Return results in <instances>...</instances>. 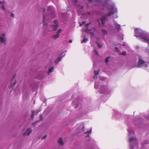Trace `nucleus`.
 I'll list each match as a JSON object with an SVG mask.
<instances>
[{"label":"nucleus","mask_w":149,"mask_h":149,"mask_svg":"<svg viewBox=\"0 0 149 149\" xmlns=\"http://www.w3.org/2000/svg\"><path fill=\"white\" fill-rule=\"evenodd\" d=\"M99 84L98 82H96L95 84L94 88L96 89H98V88Z\"/></svg>","instance_id":"obj_21"},{"label":"nucleus","mask_w":149,"mask_h":149,"mask_svg":"<svg viewBox=\"0 0 149 149\" xmlns=\"http://www.w3.org/2000/svg\"><path fill=\"white\" fill-rule=\"evenodd\" d=\"M122 54L123 55H126V52H124L122 53Z\"/></svg>","instance_id":"obj_43"},{"label":"nucleus","mask_w":149,"mask_h":149,"mask_svg":"<svg viewBox=\"0 0 149 149\" xmlns=\"http://www.w3.org/2000/svg\"><path fill=\"white\" fill-rule=\"evenodd\" d=\"M32 132V130L30 128H29L27 130L26 132L24 133V136H29L30 134Z\"/></svg>","instance_id":"obj_12"},{"label":"nucleus","mask_w":149,"mask_h":149,"mask_svg":"<svg viewBox=\"0 0 149 149\" xmlns=\"http://www.w3.org/2000/svg\"><path fill=\"white\" fill-rule=\"evenodd\" d=\"M88 40V39H87L84 38L81 41V42L82 43H86Z\"/></svg>","instance_id":"obj_27"},{"label":"nucleus","mask_w":149,"mask_h":149,"mask_svg":"<svg viewBox=\"0 0 149 149\" xmlns=\"http://www.w3.org/2000/svg\"><path fill=\"white\" fill-rule=\"evenodd\" d=\"M115 49H116V51H118V48H117V47H115Z\"/></svg>","instance_id":"obj_46"},{"label":"nucleus","mask_w":149,"mask_h":149,"mask_svg":"<svg viewBox=\"0 0 149 149\" xmlns=\"http://www.w3.org/2000/svg\"><path fill=\"white\" fill-rule=\"evenodd\" d=\"M44 77V75L43 74H42V73H40L38 74L37 78L39 79H40Z\"/></svg>","instance_id":"obj_14"},{"label":"nucleus","mask_w":149,"mask_h":149,"mask_svg":"<svg viewBox=\"0 0 149 149\" xmlns=\"http://www.w3.org/2000/svg\"><path fill=\"white\" fill-rule=\"evenodd\" d=\"M16 76V74H14L13 77L12 79H11V81H12L13 80L14 78Z\"/></svg>","instance_id":"obj_40"},{"label":"nucleus","mask_w":149,"mask_h":149,"mask_svg":"<svg viewBox=\"0 0 149 149\" xmlns=\"http://www.w3.org/2000/svg\"><path fill=\"white\" fill-rule=\"evenodd\" d=\"M9 16L10 17H12L13 18H14V15L13 13H10V15Z\"/></svg>","instance_id":"obj_36"},{"label":"nucleus","mask_w":149,"mask_h":149,"mask_svg":"<svg viewBox=\"0 0 149 149\" xmlns=\"http://www.w3.org/2000/svg\"><path fill=\"white\" fill-rule=\"evenodd\" d=\"M85 22H84V21H83L82 22V23H80L79 24H80V26H82V25H84V24H85Z\"/></svg>","instance_id":"obj_38"},{"label":"nucleus","mask_w":149,"mask_h":149,"mask_svg":"<svg viewBox=\"0 0 149 149\" xmlns=\"http://www.w3.org/2000/svg\"><path fill=\"white\" fill-rule=\"evenodd\" d=\"M63 54V53H62L61 54V56L58 57L57 58H56L55 61V62L56 64H57L60 61L63 57L65 55V54L64 55H62V54Z\"/></svg>","instance_id":"obj_10"},{"label":"nucleus","mask_w":149,"mask_h":149,"mask_svg":"<svg viewBox=\"0 0 149 149\" xmlns=\"http://www.w3.org/2000/svg\"><path fill=\"white\" fill-rule=\"evenodd\" d=\"M128 132L129 134H134V131L132 130H128Z\"/></svg>","instance_id":"obj_29"},{"label":"nucleus","mask_w":149,"mask_h":149,"mask_svg":"<svg viewBox=\"0 0 149 149\" xmlns=\"http://www.w3.org/2000/svg\"><path fill=\"white\" fill-rule=\"evenodd\" d=\"M134 31V36L139 37L141 41L149 45V34L148 33L138 28L135 29Z\"/></svg>","instance_id":"obj_1"},{"label":"nucleus","mask_w":149,"mask_h":149,"mask_svg":"<svg viewBox=\"0 0 149 149\" xmlns=\"http://www.w3.org/2000/svg\"><path fill=\"white\" fill-rule=\"evenodd\" d=\"M72 42V40H70L69 41V43H71V42Z\"/></svg>","instance_id":"obj_50"},{"label":"nucleus","mask_w":149,"mask_h":149,"mask_svg":"<svg viewBox=\"0 0 149 149\" xmlns=\"http://www.w3.org/2000/svg\"><path fill=\"white\" fill-rule=\"evenodd\" d=\"M107 89V87L104 86H102L100 88V92L101 93H104L105 91Z\"/></svg>","instance_id":"obj_13"},{"label":"nucleus","mask_w":149,"mask_h":149,"mask_svg":"<svg viewBox=\"0 0 149 149\" xmlns=\"http://www.w3.org/2000/svg\"><path fill=\"white\" fill-rule=\"evenodd\" d=\"M113 24L115 25V27L116 28V29L118 30L119 31L121 29V26L120 24H118L115 21L113 22Z\"/></svg>","instance_id":"obj_11"},{"label":"nucleus","mask_w":149,"mask_h":149,"mask_svg":"<svg viewBox=\"0 0 149 149\" xmlns=\"http://www.w3.org/2000/svg\"><path fill=\"white\" fill-rule=\"evenodd\" d=\"M72 104L74 106V108L75 109L77 108L78 109H79L81 107V104L79 103L77 100H75L72 102Z\"/></svg>","instance_id":"obj_6"},{"label":"nucleus","mask_w":149,"mask_h":149,"mask_svg":"<svg viewBox=\"0 0 149 149\" xmlns=\"http://www.w3.org/2000/svg\"><path fill=\"white\" fill-rule=\"evenodd\" d=\"M62 30L61 29H59L57 31L56 33L59 35V33L61 32Z\"/></svg>","instance_id":"obj_34"},{"label":"nucleus","mask_w":149,"mask_h":149,"mask_svg":"<svg viewBox=\"0 0 149 149\" xmlns=\"http://www.w3.org/2000/svg\"><path fill=\"white\" fill-rule=\"evenodd\" d=\"M100 70H98L97 71L96 70H94V73L95 74L97 75L100 72Z\"/></svg>","instance_id":"obj_26"},{"label":"nucleus","mask_w":149,"mask_h":149,"mask_svg":"<svg viewBox=\"0 0 149 149\" xmlns=\"http://www.w3.org/2000/svg\"><path fill=\"white\" fill-rule=\"evenodd\" d=\"M48 11L49 12V17L52 19H54L56 16L54 11V9L52 6H50L47 8Z\"/></svg>","instance_id":"obj_5"},{"label":"nucleus","mask_w":149,"mask_h":149,"mask_svg":"<svg viewBox=\"0 0 149 149\" xmlns=\"http://www.w3.org/2000/svg\"><path fill=\"white\" fill-rule=\"evenodd\" d=\"M85 130V128H84V127H83L82 128H81V130L82 131L84 132V131Z\"/></svg>","instance_id":"obj_42"},{"label":"nucleus","mask_w":149,"mask_h":149,"mask_svg":"<svg viewBox=\"0 0 149 149\" xmlns=\"http://www.w3.org/2000/svg\"><path fill=\"white\" fill-rule=\"evenodd\" d=\"M40 111H36V114H37Z\"/></svg>","instance_id":"obj_49"},{"label":"nucleus","mask_w":149,"mask_h":149,"mask_svg":"<svg viewBox=\"0 0 149 149\" xmlns=\"http://www.w3.org/2000/svg\"><path fill=\"white\" fill-rule=\"evenodd\" d=\"M106 19V17L103 16L100 19H98L97 22L100 26H102L104 25Z\"/></svg>","instance_id":"obj_9"},{"label":"nucleus","mask_w":149,"mask_h":149,"mask_svg":"<svg viewBox=\"0 0 149 149\" xmlns=\"http://www.w3.org/2000/svg\"><path fill=\"white\" fill-rule=\"evenodd\" d=\"M54 23L55 24L51 25L50 27L52 29V30L55 31L57 30L58 26V21L57 20H55L54 21Z\"/></svg>","instance_id":"obj_8"},{"label":"nucleus","mask_w":149,"mask_h":149,"mask_svg":"<svg viewBox=\"0 0 149 149\" xmlns=\"http://www.w3.org/2000/svg\"><path fill=\"white\" fill-rule=\"evenodd\" d=\"M40 120H39V121L42 120L43 119V118H44L41 115L40 116Z\"/></svg>","instance_id":"obj_32"},{"label":"nucleus","mask_w":149,"mask_h":149,"mask_svg":"<svg viewBox=\"0 0 149 149\" xmlns=\"http://www.w3.org/2000/svg\"><path fill=\"white\" fill-rule=\"evenodd\" d=\"M129 142L130 143V149H137L138 148L137 144V141L135 137H131L129 139Z\"/></svg>","instance_id":"obj_2"},{"label":"nucleus","mask_w":149,"mask_h":149,"mask_svg":"<svg viewBox=\"0 0 149 149\" xmlns=\"http://www.w3.org/2000/svg\"><path fill=\"white\" fill-rule=\"evenodd\" d=\"M85 31L88 33H91L90 30L88 29H86Z\"/></svg>","instance_id":"obj_30"},{"label":"nucleus","mask_w":149,"mask_h":149,"mask_svg":"<svg viewBox=\"0 0 149 149\" xmlns=\"http://www.w3.org/2000/svg\"><path fill=\"white\" fill-rule=\"evenodd\" d=\"M94 52L95 54L97 56H99V54H98V52L96 51L95 49L94 50Z\"/></svg>","instance_id":"obj_35"},{"label":"nucleus","mask_w":149,"mask_h":149,"mask_svg":"<svg viewBox=\"0 0 149 149\" xmlns=\"http://www.w3.org/2000/svg\"><path fill=\"white\" fill-rule=\"evenodd\" d=\"M58 142L60 145H62L63 144V139L61 138H60L59 139L58 141Z\"/></svg>","instance_id":"obj_15"},{"label":"nucleus","mask_w":149,"mask_h":149,"mask_svg":"<svg viewBox=\"0 0 149 149\" xmlns=\"http://www.w3.org/2000/svg\"><path fill=\"white\" fill-rule=\"evenodd\" d=\"M102 31L104 36L107 34V31L105 29H102Z\"/></svg>","instance_id":"obj_17"},{"label":"nucleus","mask_w":149,"mask_h":149,"mask_svg":"<svg viewBox=\"0 0 149 149\" xmlns=\"http://www.w3.org/2000/svg\"><path fill=\"white\" fill-rule=\"evenodd\" d=\"M87 14L88 15H91V13L90 12H88L87 13Z\"/></svg>","instance_id":"obj_47"},{"label":"nucleus","mask_w":149,"mask_h":149,"mask_svg":"<svg viewBox=\"0 0 149 149\" xmlns=\"http://www.w3.org/2000/svg\"><path fill=\"white\" fill-rule=\"evenodd\" d=\"M89 2L91 3L92 1H93V0H87Z\"/></svg>","instance_id":"obj_45"},{"label":"nucleus","mask_w":149,"mask_h":149,"mask_svg":"<svg viewBox=\"0 0 149 149\" xmlns=\"http://www.w3.org/2000/svg\"><path fill=\"white\" fill-rule=\"evenodd\" d=\"M138 61L137 65L136 67L138 68L145 67L147 68L148 65L146 62L144 61L142 59L141 56H139L138 58Z\"/></svg>","instance_id":"obj_3"},{"label":"nucleus","mask_w":149,"mask_h":149,"mask_svg":"<svg viewBox=\"0 0 149 149\" xmlns=\"http://www.w3.org/2000/svg\"><path fill=\"white\" fill-rule=\"evenodd\" d=\"M16 81H15L14 82L13 84H10V88H13L14 86H15V84H16Z\"/></svg>","instance_id":"obj_25"},{"label":"nucleus","mask_w":149,"mask_h":149,"mask_svg":"<svg viewBox=\"0 0 149 149\" xmlns=\"http://www.w3.org/2000/svg\"><path fill=\"white\" fill-rule=\"evenodd\" d=\"M148 144L146 142H145L143 144V147H145L146 146V145Z\"/></svg>","instance_id":"obj_33"},{"label":"nucleus","mask_w":149,"mask_h":149,"mask_svg":"<svg viewBox=\"0 0 149 149\" xmlns=\"http://www.w3.org/2000/svg\"><path fill=\"white\" fill-rule=\"evenodd\" d=\"M79 8L80 9H83V6H79Z\"/></svg>","instance_id":"obj_44"},{"label":"nucleus","mask_w":149,"mask_h":149,"mask_svg":"<svg viewBox=\"0 0 149 149\" xmlns=\"http://www.w3.org/2000/svg\"><path fill=\"white\" fill-rule=\"evenodd\" d=\"M39 120H38L37 121H36L35 122V123H32V125L33 126H35L36 125V123L38 122H39Z\"/></svg>","instance_id":"obj_31"},{"label":"nucleus","mask_w":149,"mask_h":149,"mask_svg":"<svg viewBox=\"0 0 149 149\" xmlns=\"http://www.w3.org/2000/svg\"><path fill=\"white\" fill-rule=\"evenodd\" d=\"M95 2H98L99 1V0H94Z\"/></svg>","instance_id":"obj_51"},{"label":"nucleus","mask_w":149,"mask_h":149,"mask_svg":"<svg viewBox=\"0 0 149 149\" xmlns=\"http://www.w3.org/2000/svg\"><path fill=\"white\" fill-rule=\"evenodd\" d=\"M35 113V111H33L32 113V115L31 116V119H33V118L34 117V114Z\"/></svg>","instance_id":"obj_28"},{"label":"nucleus","mask_w":149,"mask_h":149,"mask_svg":"<svg viewBox=\"0 0 149 149\" xmlns=\"http://www.w3.org/2000/svg\"><path fill=\"white\" fill-rule=\"evenodd\" d=\"M97 75L95 74V75L93 76V78L94 79H97Z\"/></svg>","instance_id":"obj_41"},{"label":"nucleus","mask_w":149,"mask_h":149,"mask_svg":"<svg viewBox=\"0 0 149 149\" xmlns=\"http://www.w3.org/2000/svg\"><path fill=\"white\" fill-rule=\"evenodd\" d=\"M90 24V23H87V24H86V26H87L88 25H89Z\"/></svg>","instance_id":"obj_48"},{"label":"nucleus","mask_w":149,"mask_h":149,"mask_svg":"<svg viewBox=\"0 0 149 149\" xmlns=\"http://www.w3.org/2000/svg\"><path fill=\"white\" fill-rule=\"evenodd\" d=\"M99 79L100 80H103L105 78L102 77H100Z\"/></svg>","instance_id":"obj_37"},{"label":"nucleus","mask_w":149,"mask_h":149,"mask_svg":"<svg viewBox=\"0 0 149 149\" xmlns=\"http://www.w3.org/2000/svg\"><path fill=\"white\" fill-rule=\"evenodd\" d=\"M6 35L5 33H2L0 35V42L2 43L5 44L6 38Z\"/></svg>","instance_id":"obj_7"},{"label":"nucleus","mask_w":149,"mask_h":149,"mask_svg":"<svg viewBox=\"0 0 149 149\" xmlns=\"http://www.w3.org/2000/svg\"><path fill=\"white\" fill-rule=\"evenodd\" d=\"M54 67H52L51 68L49 69V71L47 72V74L48 75H49V73L51 72H52L53 71Z\"/></svg>","instance_id":"obj_16"},{"label":"nucleus","mask_w":149,"mask_h":149,"mask_svg":"<svg viewBox=\"0 0 149 149\" xmlns=\"http://www.w3.org/2000/svg\"><path fill=\"white\" fill-rule=\"evenodd\" d=\"M3 3H5V2L4 1L1 2V1H0V4H2V9L3 10H6V9H5V8H4V5L3 4Z\"/></svg>","instance_id":"obj_23"},{"label":"nucleus","mask_w":149,"mask_h":149,"mask_svg":"<svg viewBox=\"0 0 149 149\" xmlns=\"http://www.w3.org/2000/svg\"><path fill=\"white\" fill-rule=\"evenodd\" d=\"M111 8L110 9H108V10H112V11L109 12L106 15L107 16H109L111 15H113L114 13H116L118 11L117 8L116 7L114 3H113L110 5Z\"/></svg>","instance_id":"obj_4"},{"label":"nucleus","mask_w":149,"mask_h":149,"mask_svg":"<svg viewBox=\"0 0 149 149\" xmlns=\"http://www.w3.org/2000/svg\"><path fill=\"white\" fill-rule=\"evenodd\" d=\"M96 43L97 44V45L99 48H101L102 47V44L101 43L98 42H96Z\"/></svg>","instance_id":"obj_20"},{"label":"nucleus","mask_w":149,"mask_h":149,"mask_svg":"<svg viewBox=\"0 0 149 149\" xmlns=\"http://www.w3.org/2000/svg\"><path fill=\"white\" fill-rule=\"evenodd\" d=\"M110 58V57L109 56L107 57L105 59V62L107 63L108 62H109V59Z\"/></svg>","instance_id":"obj_24"},{"label":"nucleus","mask_w":149,"mask_h":149,"mask_svg":"<svg viewBox=\"0 0 149 149\" xmlns=\"http://www.w3.org/2000/svg\"><path fill=\"white\" fill-rule=\"evenodd\" d=\"M91 129L89 131H88L87 132H85V134H87V136H86V137H89V134H91Z\"/></svg>","instance_id":"obj_22"},{"label":"nucleus","mask_w":149,"mask_h":149,"mask_svg":"<svg viewBox=\"0 0 149 149\" xmlns=\"http://www.w3.org/2000/svg\"><path fill=\"white\" fill-rule=\"evenodd\" d=\"M122 46H125V43H123V45H122Z\"/></svg>","instance_id":"obj_52"},{"label":"nucleus","mask_w":149,"mask_h":149,"mask_svg":"<svg viewBox=\"0 0 149 149\" xmlns=\"http://www.w3.org/2000/svg\"><path fill=\"white\" fill-rule=\"evenodd\" d=\"M47 137V135H45L44 136L41 138V139L42 140L43 139H45Z\"/></svg>","instance_id":"obj_39"},{"label":"nucleus","mask_w":149,"mask_h":149,"mask_svg":"<svg viewBox=\"0 0 149 149\" xmlns=\"http://www.w3.org/2000/svg\"><path fill=\"white\" fill-rule=\"evenodd\" d=\"M45 8H43V24H44V25H45L46 24H44V20L45 19V18H46L45 16L44 15V12H45Z\"/></svg>","instance_id":"obj_19"},{"label":"nucleus","mask_w":149,"mask_h":149,"mask_svg":"<svg viewBox=\"0 0 149 149\" xmlns=\"http://www.w3.org/2000/svg\"><path fill=\"white\" fill-rule=\"evenodd\" d=\"M59 35L56 33V35H54L52 36V37L54 40H55L57 38H59Z\"/></svg>","instance_id":"obj_18"},{"label":"nucleus","mask_w":149,"mask_h":149,"mask_svg":"<svg viewBox=\"0 0 149 149\" xmlns=\"http://www.w3.org/2000/svg\"><path fill=\"white\" fill-rule=\"evenodd\" d=\"M26 113H27V114H28V113H29V112H27V111L26 112Z\"/></svg>","instance_id":"obj_53"}]
</instances>
